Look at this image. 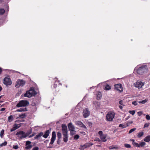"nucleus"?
Segmentation results:
<instances>
[{"label":"nucleus","instance_id":"54","mask_svg":"<svg viewBox=\"0 0 150 150\" xmlns=\"http://www.w3.org/2000/svg\"><path fill=\"white\" fill-rule=\"evenodd\" d=\"M128 124L129 125L130 124H131L133 123V121H129L128 122Z\"/></svg>","mask_w":150,"mask_h":150},{"label":"nucleus","instance_id":"6","mask_svg":"<svg viewBox=\"0 0 150 150\" xmlns=\"http://www.w3.org/2000/svg\"><path fill=\"white\" fill-rule=\"evenodd\" d=\"M98 134L100 135V137L101 141L103 142H105L107 140L106 139L107 134H103L102 131H100L98 132Z\"/></svg>","mask_w":150,"mask_h":150},{"label":"nucleus","instance_id":"30","mask_svg":"<svg viewBox=\"0 0 150 150\" xmlns=\"http://www.w3.org/2000/svg\"><path fill=\"white\" fill-rule=\"evenodd\" d=\"M5 10L4 9L1 8L0 9V14L3 15L5 12Z\"/></svg>","mask_w":150,"mask_h":150},{"label":"nucleus","instance_id":"42","mask_svg":"<svg viewBox=\"0 0 150 150\" xmlns=\"http://www.w3.org/2000/svg\"><path fill=\"white\" fill-rule=\"evenodd\" d=\"M13 148L15 149H17L19 148L18 146L17 145H13Z\"/></svg>","mask_w":150,"mask_h":150},{"label":"nucleus","instance_id":"57","mask_svg":"<svg viewBox=\"0 0 150 150\" xmlns=\"http://www.w3.org/2000/svg\"><path fill=\"white\" fill-rule=\"evenodd\" d=\"M2 71L1 68L0 67V74L1 73Z\"/></svg>","mask_w":150,"mask_h":150},{"label":"nucleus","instance_id":"35","mask_svg":"<svg viewBox=\"0 0 150 150\" xmlns=\"http://www.w3.org/2000/svg\"><path fill=\"white\" fill-rule=\"evenodd\" d=\"M4 129H2L0 132V136L2 138L4 134Z\"/></svg>","mask_w":150,"mask_h":150},{"label":"nucleus","instance_id":"43","mask_svg":"<svg viewBox=\"0 0 150 150\" xmlns=\"http://www.w3.org/2000/svg\"><path fill=\"white\" fill-rule=\"evenodd\" d=\"M146 102V100H142V101H139V103H141L142 104H144Z\"/></svg>","mask_w":150,"mask_h":150},{"label":"nucleus","instance_id":"26","mask_svg":"<svg viewBox=\"0 0 150 150\" xmlns=\"http://www.w3.org/2000/svg\"><path fill=\"white\" fill-rule=\"evenodd\" d=\"M144 134V132H139L137 134V136L138 137L140 138L142 137Z\"/></svg>","mask_w":150,"mask_h":150},{"label":"nucleus","instance_id":"29","mask_svg":"<svg viewBox=\"0 0 150 150\" xmlns=\"http://www.w3.org/2000/svg\"><path fill=\"white\" fill-rule=\"evenodd\" d=\"M111 89V87L109 85H107L105 87V90H109Z\"/></svg>","mask_w":150,"mask_h":150},{"label":"nucleus","instance_id":"11","mask_svg":"<svg viewBox=\"0 0 150 150\" xmlns=\"http://www.w3.org/2000/svg\"><path fill=\"white\" fill-rule=\"evenodd\" d=\"M75 124L76 125H78L79 127L83 128L85 129L86 130H87L86 127L85 125H84L83 123H82L80 121H77L75 122Z\"/></svg>","mask_w":150,"mask_h":150},{"label":"nucleus","instance_id":"37","mask_svg":"<svg viewBox=\"0 0 150 150\" xmlns=\"http://www.w3.org/2000/svg\"><path fill=\"white\" fill-rule=\"evenodd\" d=\"M129 112L132 115H134L135 113V111L134 110H130L129 111Z\"/></svg>","mask_w":150,"mask_h":150},{"label":"nucleus","instance_id":"5","mask_svg":"<svg viewBox=\"0 0 150 150\" xmlns=\"http://www.w3.org/2000/svg\"><path fill=\"white\" fill-rule=\"evenodd\" d=\"M29 104L28 101L26 100H21L17 104L16 106L18 107H20L22 106H26Z\"/></svg>","mask_w":150,"mask_h":150},{"label":"nucleus","instance_id":"1","mask_svg":"<svg viewBox=\"0 0 150 150\" xmlns=\"http://www.w3.org/2000/svg\"><path fill=\"white\" fill-rule=\"evenodd\" d=\"M37 94V92L32 88H30L28 91H27L24 94V96L30 98L32 96H34Z\"/></svg>","mask_w":150,"mask_h":150},{"label":"nucleus","instance_id":"56","mask_svg":"<svg viewBox=\"0 0 150 150\" xmlns=\"http://www.w3.org/2000/svg\"><path fill=\"white\" fill-rule=\"evenodd\" d=\"M119 108L121 109H122V106L121 105H120L119 106Z\"/></svg>","mask_w":150,"mask_h":150},{"label":"nucleus","instance_id":"24","mask_svg":"<svg viewBox=\"0 0 150 150\" xmlns=\"http://www.w3.org/2000/svg\"><path fill=\"white\" fill-rule=\"evenodd\" d=\"M146 143L144 142H142L140 143L139 144V146H138V147H142L146 145Z\"/></svg>","mask_w":150,"mask_h":150},{"label":"nucleus","instance_id":"28","mask_svg":"<svg viewBox=\"0 0 150 150\" xmlns=\"http://www.w3.org/2000/svg\"><path fill=\"white\" fill-rule=\"evenodd\" d=\"M13 120V117L11 115H10L8 117V121H9V122H11Z\"/></svg>","mask_w":150,"mask_h":150},{"label":"nucleus","instance_id":"47","mask_svg":"<svg viewBox=\"0 0 150 150\" xmlns=\"http://www.w3.org/2000/svg\"><path fill=\"white\" fill-rule=\"evenodd\" d=\"M39 148L38 147L36 146L34 147L33 149V150H38Z\"/></svg>","mask_w":150,"mask_h":150},{"label":"nucleus","instance_id":"33","mask_svg":"<svg viewBox=\"0 0 150 150\" xmlns=\"http://www.w3.org/2000/svg\"><path fill=\"white\" fill-rule=\"evenodd\" d=\"M71 132L70 133V134L71 135H73L74 134H76V132L74 130L73 131H70Z\"/></svg>","mask_w":150,"mask_h":150},{"label":"nucleus","instance_id":"61","mask_svg":"<svg viewBox=\"0 0 150 150\" xmlns=\"http://www.w3.org/2000/svg\"><path fill=\"white\" fill-rule=\"evenodd\" d=\"M97 140L98 141H99V142H100V139L99 138H98L97 139Z\"/></svg>","mask_w":150,"mask_h":150},{"label":"nucleus","instance_id":"49","mask_svg":"<svg viewBox=\"0 0 150 150\" xmlns=\"http://www.w3.org/2000/svg\"><path fill=\"white\" fill-rule=\"evenodd\" d=\"M137 114L139 116H140L142 114V112L141 111L139 112H137Z\"/></svg>","mask_w":150,"mask_h":150},{"label":"nucleus","instance_id":"39","mask_svg":"<svg viewBox=\"0 0 150 150\" xmlns=\"http://www.w3.org/2000/svg\"><path fill=\"white\" fill-rule=\"evenodd\" d=\"M101 95L100 94H98L97 96V99L99 100L101 98Z\"/></svg>","mask_w":150,"mask_h":150},{"label":"nucleus","instance_id":"16","mask_svg":"<svg viewBox=\"0 0 150 150\" xmlns=\"http://www.w3.org/2000/svg\"><path fill=\"white\" fill-rule=\"evenodd\" d=\"M68 127L69 130L70 131H73L75 129L74 126L72 125V124L71 122H70L68 124Z\"/></svg>","mask_w":150,"mask_h":150},{"label":"nucleus","instance_id":"13","mask_svg":"<svg viewBox=\"0 0 150 150\" xmlns=\"http://www.w3.org/2000/svg\"><path fill=\"white\" fill-rule=\"evenodd\" d=\"M90 115V111L88 109L85 108L83 110V115L85 118H86Z\"/></svg>","mask_w":150,"mask_h":150},{"label":"nucleus","instance_id":"31","mask_svg":"<svg viewBox=\"0 0 150 150\" xmlns=\"http://www.w3.org/2000/svg\"><path fill=\"white\" fill-rule=\"evenodd\" d=\"M7 142H6L5 141L3 143H2L0 144V146L2 147L4 146H5L7 145Z\"/></svg>","mask_w":150,"mask_h":150},{"label":"nucleus","instance_id":"3","mask_svg":"<svg viewBox=\"0 0 150 150\" xmlns=\"http://www.w3.org/2000/svg\"><path fill=\"white\" fill-rule=\"evenodd\" d=\"M16 135L18 136L19 139H21L23 138H25L29 135V134L25 133L23 131H21L18 132L16 134Z\"/></svg>","mask_w":150,"mask_h":150},{"label":"nucleus","instance_id":"17","mask_svg":"<svg viewBox=\"0 0 150 150\" xmlns=\"http://www.w3.org/2000/svg\"><path fill=\"white\" fill-rule=\"evenodd\" d=\"M63 136V141L64 142L66 143L68 140V134L67 133L62 134Z\"/></svg>","mask_w":150,"mask_h":150},{"label":"nucleus","instance_id":"60","mask_svg":"<svg viewBox=\"0 0 150 150\" xmlns=\"http://www.w3.org/2000/svg\"><path fill=\"white\" fill-rule=\"evenodd\" d=\"M97 140L98 141H99V142H100V139L99 138H98L97 139Z\"/></svg>","mask_w":150,"mask_h":150},{"label":"nucleus","instance_id":"15","mask_svg":"<svg viewBox=\"0 0 150 150\" xmlns=\"http://www.w3.org/2000/svg\"><path fill=\"white\" fill-rule=\"evenodd\" d=\"M31 142L29 141H27L26 142L25 146H26L25 147L26 149H29L32 147V146L31 145Z\"/></svg>","mask_w":150,"mask_h":150},{"label":"nucleus","instance_id":"64","mask_svg":"<svg viewBox=\"0 0 150 150\" xmlns=\"http://www.w3.org/2000/svg\"><path fill=\"white\" fill-rule=\"evenodd\" d=\"M96 107H98V105L96 104Z\"/></svg>","mask_w":150,"mask_h":150},{"label":"nucleus","instance_id":"52","mask_svg":"<svg viewBox=\"0 0 150 150\" xmlns=\"http://www.w3.org/2000/svg\"><path fill=\"white\" fill-rule=\"evenodd\" d=\"M60 142H61V140H60V139H58V141H57V143L58 144H60Z\"/></svg>","mask_w":150,"mask_h":150},{"label":"nucleus","instance_id":"20","mask_svg":"<svg viewBox=\"0 0 150 150\" xmlns=\"http://www.w3.org/2000/svg\"><path fill=\"white\" fill-rule=\"evenodd\" d=\"M44 134L42 132H40L38 135H36L34 137L35 139H38L40 138V137L42 136Z\"/></svg>","mask_w":150,"mask_h":150},{"label":"nucleus","instance_id":"23","mask_svg":"<svg viewBox=\"0 0 150 150\" xmlns=\"http://www.w3.org/2000/svg\"><path fill=\"white\" fill-rule=\"evenodd\" d=\"M144 141L146 142H149L150 141V135L146 137L144 139Z\"/></svg>","mask_w":150,"mask_h":150},{"label":"nucleus","instance_id":"27","mask_svg":"<svg viewBox=\"0 0 150 150\" xmlns=\"http://www.w3.org/2000/svg\"><path fill=\"white\" fill-rule=\"evenodd\" d=\"M57 137L58 139H60L62 138V134L61 133L59 132H58L57 133Z\"/></svg>","mask_w":150,"mask_h":150},{"label":"nucleus","instance_id":"48","mask_svg":"<svg viewBox=\"0 0 150 150\" xmlns=\"http://www.w3.org/2000/svg\"><path fill=\"white\" fill-rule=\"evenodd\" d=\"M132 104L135 105H137V103L136 101H134L132 102Z\"/></svg>","mask_w":150,"mask_h":150},{"label":"nucleus","instance_id":"62","mask_svg":"<svg viewBox=\"0 0 150 150\" xmlns=\"http://www.w3.org/2000/svg\"><path fill=\"white\" fill-rule=\"evenodd\" d=\"M25 121L24 120H21L20 121V122H24Z\"/></svg>","mask_w":150,"mask_h":150},{"label":"nucleus","instance_id":"51","mask_svg":"<svg viewBox=\"0 0 150 150\" xmlns=\"http://www.w3.org/2000/svg\"><path fill=\"white\" fill-rule=\"evenodd\" d=\"M88 124L89 126H91L92 125V123L91 122H89L88 123Z\"/></svg>","mask_w":150,"mask_h":150},{"label":"nucleus","instance_id":"63","mask_svg":"<svg viewBox=\"0 0 150 150\" xmlns=\"http://www.w3.org/2000/svg\"><path fill=\"white\" fill-rule=\"evenodd\" d=\"M131 141H132L133 142H134V139H132V140H131Z\"/></svg>","mask_w":150,"mask_h":150},{"label":"nucleus","instance_id":"45","mask_svg":"<svg viewBox=\"0 0 150 150\" xmlns=\"http://www.w3.org/2000/svg\"><path fill=\"white\" fill-rule=\"evenodd\" d=\"M119 127H122V128H124L125 127V125H123L122 124H120L119 125Z\"/></svg>","mask_w":150,"mask_h":150},{"label":"nucleus","instance_id":"53","mask_svg":"<svg viewBox=\"0 0 150 150\" xmlns=\"http://www.w3.org/2000/svg\"><path fill=\"white\" fill-rule=\"evenodd\" d=\"M35 133H33V134L30 135L29 136V138H31L32 137H33L34 135H35Z\"/></svg>","mask_w":150,"mask_h":150},{"label":"nucleus","instance_id":"38","mask_svg":"<svg viewBox=\"0 0 150 150\" xmlns=\"http://www.w3.org/2000/svg\"><path fill=\"white\" fill-rule=\"evenodd\" d=\"M149 123H145L144 125V128L148 127L149 125Z\"/></svg>","mask_w":150,"mask_h":150},{"label":"nucleus","instance_id":"4","mask_svg":"<svg viewBox=\"0 0 150 150\" xmlns=\"http://www.w3.org/2000/svg\"><path fill=\"white\" fill-rule=\"evenodd\" d=\"M115 113L113 112H109L107 114L106 116V120L108 121H112L114 117Z\"/></svg>","mask_w":150,"mask_h":150},{"label":"nucleus","instance_id":"46","mask_svg":"<svg viewBox=\"0 0 150 150\" xmlns=\"http://www.w3.org/2000/svg\"><path fill=\"white\" fill-rule=\"evenodd\" d=\"M139 144L137 143L133 142V144L136 146L137 147H138V146H139Z\"/></svg>","mask_w":150,"mask_h":150},{"label":"nucleus","instance_id":"22","mask_svg":"<svg viewBox=\"0 0 150 150\" xmlns=\"http://www.w3.org/2000/svg\"><path fill=\"white\" fill-rule=\"evenodd\" d=\"M16 110L17 112H23L27 111V110L26 108H21L17 110Z\"/></svg>","mask_w":150,"mask_h":150},{"label":"nucleus","instance_id":"44","mask_svg":"<svg viewBox=\"0 0 150 150\" xmlns=\"http://www.w3.org/2000/svg\"><path fill=\"white\" fill-rule=\"evenodd\" d=\"M146 119L148 120H150V116L148 115H147L146 116Z\"/></svg>","mask_w":150,"mask_h":150},{"label":"nucleus","instance_id":"9","mask_svg":"<svg viewBox=\"0 0 150 150\" xmlns=\"http://www.w3.org/2000/svg\"><path fill=\"white\" fill-rule=\"evenodd\" d=\"M56 138V132L55 131H53L52 132V138L51 139L50 142V144L51 145H52Z\"/></svg>","mask_w":150,"mask_h":150},{"label":"nucleus","instance_id":"50","mask_svg":"<svg viewBox=\"0 0 150 150\" xmlns=\"http://www.w3.org/2000/svg\"><path fill=\"white\" fill-rule=\"evenodd\" d=\"M119 103L120 105H123V102L122 100H120L119 102Z\"/></svg>","mask_w":150,"mask_h":150},{"label":"nucleus","instance_id":"7","mask_svg":"<svg viewBox=\"0 0 150 150\" xmlns=\"http://www.w3.org/2000/svg\"><path fill=\"white\" fill-rule=\"evenodd\" d=\"M25 81L23 80L19 79L16 82L15 86L19 87L20 86H23L25 84Z\"/></svg>","mask_w":150,"mask_h":150},{"label":"nucleus","instance_id":"40","mask_svg":"<svg viewBox=\"0 0 150 150\" xmlns=\"http://www.w3.org/2000/svg\"><path fill=\"white\" fill-rule=\"evenodd\" d=\"M136 129V128H135L129 130V133L130 134V133H132V132H133Z\"/></svg>","mask_w":150,"mask_h":150},{"label":"nucleus","instance_id":"19","mask_svg":"<svg viewBox=\"0 0 150 150\" xmlns=\"http://www.w3.org/2000/svg\"><path fill=\"white\" fill-rule=\"evenodd\" d=\"M50 132V130H46L44 134L43 135L42 137L45 138H47L49 136Z\"/></svg>","mask_w":150,"mask_h":150},{"label":"nucleus","instance_id":"32","mask_svg":"<svg viewBox=\"0 0 150 150\" xmlns=\"http://www.w3.org/2000/svg\"><path fill=\"white\" fill-rule=\"evenodd\" d=\"M118 148V147L115 146H110L109 147V148L110 149H117Z\"/></svg>","mask_w":150,"mask_h":150},{"label":"nucleus","instance_id":"12","mask_svg":"<svg viewBox=\"0 0 150 150\" xmlns=\"http://www.w3.org/2000/svg\"><path fill=\"white\" fill-rule=\"evenodd\" d=\"M115 89L117 91H118L120 92H122L123 90V89L122 87V85L121 84H118L115 85Z\"/></svg>","mask_w":150,"mask_h":150},{"label":"nucleus","instance_id":"41","mask_svg":"<svg viewBox=\"0 0 150 150\" xmlns=\"http://www.w3.org/2000/svg\"><path fill=\"white\" fill-rule=\"evenodd\" d=\"M93 104L96 105V104L98 105V107L100 106V103L97 101L94 102Z\"/></svg>","mask_w":150,"mask_h":150},{"label":"nucleus","instance_id":"2","mask_svg":"<svg viewBox=\"0 0 150 150\" xmlns=\"http://www.w3.org/2000/svg\"><path fill=\"white\" fill-rule=\"evenodd\" d=\"M147 71V66L146 65H143L139 67L137 70V72L139 74H142L146 72Z\"/></svg>","mask_w":150,"mask_h":150},{"label":"nucleus","instance_id":"36","mask_svg":"<svg viewBox=\"0 0 150 150\" xmlns=\"http://www.w3.org/2000/svg\"><path fill=\"white\" fill-rule=\"evenodd\" d=\"M79 136L78 134L76 135L74 137V139H77L79 138Z\"/></svg>","mask_w":150,"mask_h":150},{"label":"nucleus","instance_id":"14","mask_svg":"<svg viewBox=\"0 0 150 150\" xmlns=\"http://www.w3.org/2000/svg\"><path fill=\"white\" fill-rule=\"evenodd\" d=\"M62 134L68 133V130L67 126L65 124H62Z\"/></svg>","mask_w":150,"mask_h":150},{"label":"nucleus","instance_id":"25","mask_svg":"<svg viewBox=\"0 0 150 150\" xmlns=\"http://www.w3.org/2000/svg\"><path fill=\"white\" fill-rule=\"evenodd\" d=\"M20 118L23 119L26 117V114L25 113L23 114L19 115Z\"/></svg>","mask_w":150,"mask_h":150},{"label":"nucleus","instance_id":"55","mask_svg":"<svg viewBox=\"0 0 150 150\" xmlns=\"http://www.w3.org/2000/svg\"><path fill=\"white\" fill-rule=\"evenodd\" d=\"M5 109V108H2L0 110V111H4Z\"/></svg>","mask_w":150,"mask_h":150},{"label":"nucleus","instance_id":"8","mask_svg":"<svg viewBox=\"0 0 150 150\" xmlns=\"http://www.w3.org/2000/svg\"><path fill=\"white\" fill-rule=\"evenodd\" d=\"M4 83L7 86L11 85L12 83L11 79L9 78L5 77L4 80Z\"/></svg>","mask_w":150,"mask_h":150},{"label":"nucleus","instance_id":"58","mask_svg":"<svg viewBox=\"0 0 150 150\" xmlns=\"http://www.w3.org/2000/svg\"><path fill=\"white\" fill-rule=\"evenodd\" d=\"M53 147L52 146H50L47 147V148H52Z\"/></svg>","mask_w":150,"mask_h":150},{"label":"nucleus","instance_id":"34","mask_svg":"<svg viewBox=\"0 0 150 150\" xmlns=\"http://www.w3.org/2000/svg\"><path fill=\"white\" fill-rule=\"evenodd\" d=\"M125 146L127 148H130L131 147V146L129 144H124Z\"/></svg>","mask_w":150,"mask_h":150},{"label":"nucleus","instance_id":"10","mask_svg":"<svg viewBox=\"0 0 150 150\" xmlns=\"http://www.w3.org/2000/svg\"><path fill=\"white\" fill-rule=\"evenodd\" d=\"M92 145H93V144H90L89 143H86L83 145H81L79 148V149L81 150H83L85 149L90 146Z\"/></svg>","mask_w":150,"mask_h":150},{"label":"nucleus","instance_id":"59","mask_svg":"<svg viewBox=\"0 0 150 150\" xmlns=\"http://www.w3.org/2000/svg\"><path fill=\"white\" fill-rule=\"evenodd\" d=\"M2 89V87L0 86V91H1Z\"/></svg>","mask_w":150,"mask_h":150},{"label":"nucleus","instance_id":"18","mask_svg":"<svg viewBox=\"0 0 150 150\" xmlns=\"http://www.w3.org/2000/svg\"><path fill=\"white\" fill-rule=\"evenodd\" d=\"M143 86V84L140 81L137 82L135 86L136 87H137L139 89H140Z\"/></svg>","mask_w":150,"mask_h":150},{"label":"nucleus","instance_id":"21","mask_svg":"<svg viewBox=\"0 0 150 150\" xmlns=\"http://www.w3.org/2000/svg\"><path fill=\"white\" fill-rule=\"evenodd\" d=\"M18 128H19V127L16 124H15L13 125V127L10 130L11 132H12L15 131V130H16V129Z\"/></svg>","mask_w":150,"mask_h":150}]
</instances>
